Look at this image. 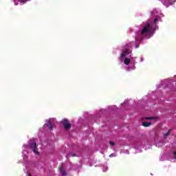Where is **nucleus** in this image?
<instances>
[{"label":"nucleus","mask_w":176,"mask_h":176,"mask_svg":"<svg viewBox=\"0 0 176 176\" xmlns=\"http://www.w3.org/2000/svg\"><path fill=\"white\" fill-rule=\"evenodd\" d=\"M153 31H155V28H153V27H152L150 23H146L143 27L141 34L143 35V36H146L148 34H152Z\"/></svg>","instance_id":"obj_1"},{"label":"nucleus","mask_w":176,"mask_h":176,"mask_svg":"<svg viewBox=\"0 0 176 176\" xmlns=\"http://www.w3.org/2000/svg\"><path fill=\"white\" fill-rule=\"evenodd\" d=\"M29 148H30V149L33 151L34 153L39 155V152L38 151V148H36V142H35V140L34 139L30 140Z\"/></svg>","instance_id":"obj_2"},{"label":"nucleus","mask_w":176,"mask_h":176,"mask_svg":"<svg viewBox=\"0 0 176 176\" xmlns=\"http://www.w3.org/2000/svg\"><path fill=\"white\" fill-rule=\"evenodd\" d=\"M62 124H63L65 130H66V131L71 130V127H72V125H71V123H69V121H68L67 119L63 120Z\"/></svg>","instance_id":"obj_3"},{"label":"nucleus","mask_w":176,"mask_h":176,"mask_svg":"<svg viewBox=\"0 0 176 176\" xmlns=\"http://www.w3.org/2000/svg\"><path fill=\"white\" fill-rule=\"evenodd\" d=\"M131 52L129 50V49H125L122 53L121 54V58H123L124 57H126V56H129Z\"/></svg>","instance_id":"obj_4"},{"label":"nucleus","mask_w":176,"mask_h":176,"mask_svg":"<svg viewBox=\"0 0 176 176\" xmlns=\"http://www.w3.org/2000/svg\"><path fill=\"white\" fill-rule=\"evenodd\" d=\"M152 125V122H143L142 123V126H143V127H149V126Z\"/></svg>","instance_id":"obj_5"},{"label":"nucleus","mask_w":176,"mask_h":176,"mask_svg":"<svg viewBox=\"0 0 176 176\" xmlns=\"http://www.w3.org/2000/svg\"><path fill=\"white\" fill-rule=\"evenodd\" d=\"M130 63H131V59H130L129 58H125V59L124 60V63L125 64V65H129V64H130Z\"/></svg>","instance_id":"obj_6"},{"label":"nucleus","mask_w":176,"mask_h":176,"mask_svg":"<svg viewBox=\"0 0 176 176\" xmlns=\"http://www.w3.org/2000/svg\"><path fill=\"white\" fill-rule=\"evenodd\" d=\"M144 119L146 120H153L155 119H157V117H146Z\"/></svg>","instance_id":"obj_7"},{"label":"nucleus","mask_w":176,"mask_h":176,"mask_svg":"<svg viewBox=\"0 0 176 176\" xmlns=\"http://www.w3.org/2000/svg\"><path fill=\"white\" fill-rule=\"evenodd\" d=\"M60 173L62 175H64V176L67 175V172H65V170H63V167H60Z\"/></svg>","instance_id":"obj_8"},{"label":"nucleus","mask_w":176,"mask_h":176,"mask_svg":"<svg viewBox=\"0 0 176 176\" xmlns=\"http://www.w3.org/2000/svg\"><path fill=\"white\" fill-rule=\"evenodd\" d=\"M48 127H49L50 131H52V130H53V124H52V122H49Z\"/></svg>","instance_id":"obj_9"},{"label":"nucleus","mask_w":176,"mask_h":176,"mask_svg":"<svg viewBox=\"0 0 176 176\" xmlns=\"http://www.w3.org/2000/svg\"><path fill=\"white\" fill-rule=\"evenodd\" d=\"M159 21V18L156 17L154 21H153V24H155V25H156V24H157V22Z\"/></svg>","instance_id":"obj_10"},{"label":"nucleus","mask_w":176,"mask_h":176,"mask_svg":"<svg viewBox=\"0 0 176 176\" xmlns=\"http://www.w3.org/2000/svg\"><path fill=\"white\" fill-rule=\"evenodd\" d=\"M170 131H171V129H169L166 133L164 134V138H166V137H168L170 135Z\"/></svg>","instance_id":"obj_11"},{"label":"nucleus","mask_w":176,"mask_h":176,"mask_svg":"<svg viewBox=\"0 0 176 176\" xmlns=\"http://www.w3.org/2000/svg\"><path fill=\"white\" fill-rule=\"evenodd\" d=\"M109 144H110V145H111L112 146H114V145H115V142L111 141V142H109Z\"/></svg>","instance_id":"obj_12"},{"label":"nucleus","mask_w":176,"mask_h":176,"mask_svg":"<svg viewBox=\"0 0 176 176\" xmlns=\"http://www.w3.org/2000/svg\"><path fill=\"white\" fill-rule=\"evenodd\" d=\"M173 156H174L175 159H176V151L173 152Z\"/></svg>","instance_id":"obj_13"},{"label":"nucleus","mask_w":176,"mask_h":176,"mask_svg":"<svg viewBox=\"0 0 176 176\" xmlns=\"http://www.w3.org/2000/svg\"><path fill=\"white\" fill-rule=\"evenodd\" d=\"M72 157H75L76 156V154H73L71 155Z\"/></svg>","instance_id":"obj_14"},{"label":"nucleus","mask_w":176,"mask_h":176,"mask_svg":"<svg viewBox=\"0 0 176 176\" xmlns=\"http://www.w3.org/2000/svg\"><path fill=\"white\" fill-rule=\"evenodd\" d=\"M66 157H69V155H67L66 156Z\"/></svg>","instance_id":"obj_15"}]
</instances>
